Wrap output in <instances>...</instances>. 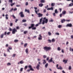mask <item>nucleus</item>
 I'll list each match as a JSON object with an SVG mask.
<instances>
[{"instance_id":"34","label":"nucleus","mask_w":73,"mask_h":73,"mask_svg":"<svg viewBox=\"0 0 73 73\" xmlns=\"http://www.w3.org/2000/svg\"><path fill=\"white\" fill-rule=\"evenodd\" d=\"M19 42V40H14V42Z\"/></svg>"},{"instance_id":"64","label":"nucleus","mask_w":73,"mask_h":73,"mask_svg":"<svg viewBox=\"0 0 73 73\" xmlns=\"http://www.w3.org/2000/svg\"><path fill=\"white\" fill-rule=\"evenodd\" d=\"M71 38H73V35H71Z\"/></svg>"},{"instance_id":"19","label":"nucleus","mask_w":73,"mask_h":73,"mask_svg":"<svg viewBox=\"0 0 73 73\" xmlns=\"http://www.w3.org/2000/svg\"><path fill=\"white\" fill-rule=\"evenodd\" d=\"M43 64H46V60H43Z\"/></svg>"},{"instance_id":"28","label":"nucleus","mask_w":73,"mask_h":73,"mask_svg":"<svg viewBox=\"0 0 73 73\" xmlns=\"http://www.w3.org/2000/svg\"><path fill=\"white\" fill-rule=\"evenodd\" d=\"M48 63H47L45 65V68H47V67H48Z\"/></svg>"},{"instance_id":"10","label":"nucleus","mask_w":73,"mask_h":73,"mask_svg":"<svg viewBox=\"0 0 73 73\" xmlns=\"http://www.w3.org/2000/svg\"><path fill=\"white\" fill-rule=\"evenodd\" d=\"M66 14V11H63L62 12V15H65Z\"/></svg>"},{"instance_id":"17","label":"nucleus","mask_w":73,"mask_h":73,"mask_svg":"<svg viewBox=\"0 0 73 73\" xmlns=\"http://www.w3.org/2000/svg\"><path fill=\"white\" fill-rule=\"evenodd\" d=\"M4 34H1V35L0 36L1 38H3L4 37Z\"/></svg>"},{"instance_id":"55","label":"nucleus","mask_w":73,"mask_h":73,"mask_svg":"<svg viewBox=\"0 0 73 73\" xmlns=\"http://www.w3.org/2000/svg\"><path fill=\"white\" fill-rule=\"evenodd\" d=\"M55 35H60V34H59V33H55Z\"/></svg>"},{"instance_id":"37","label":"nucleus","mask_w":73,"mask_h":73,"mask_svg":"<svg viewBox=\"0 0 73 73\" xmlns=\"http://www.w3.org/2000/svg\"><path fill=\"white\" fill-rule=\"evenodd\" d=\"M52 42H55V40L54 39H53L52 40Z\"/></svg>"},{"instance_id":"38","label":"nucleus","mask_w":73,"mask_h":73,"mask_svg":"<svg viewBox=\"0 0 73 73\" xmlns=\"http://www.w3.org/2000/svg\"><path fill=\"white\" fill-rule=\"evenodd\" d=\"M38 39L39 40H42V37H39Z\"/></svg>"},{"instance_id":"5","label":"nucleus","mask_w":73,"mask_h":73,"mask_svg":"<svg viewBox=\"0 0 73 73\" xmlns=\"http://www.w3.org/2000/svg\"><path fill=\"white\" fill-rule=\"evenodd\" d=\"M17 32V29H15V28H14L12 30V34H15L16 32Z\"/></svg>"},{"instance_id":"40","label":"nucleus","mask_w":73,"mask_h":73,"mask_svg":"<svg viewBox=\"0 0 73 73\" xmlns=\"http://www.w3.org/2000/svg\"><path fill=\"white\" fill-rule=\"evenodd\" d=\"M10 25L11 27H12L13 26V23H11L10 24Z\"/></svg>"},{"instance_id":"63","label":"nucleus","mask_w":73,"mask_h":73,"mask_svg":"<svg viewBox=\"0 0 73 73\" xmlns=\"http://www.w3.org/2000/svg\"><path fill=\"white\" fill-rule=\"evenodd\" d=\"M24 25L26 27L27 25V24L26 23H25L24 24Z\"/></svg>"},{"instance_id":"9","label":"nucleus","mask_w":73,"mask_h":73,"mask_svg":"<svg viewBox=\"0 0 73 73\" xmlns=\"http://www.w3.org/2000/svg\"><path fill=\"white\" fill-rule=\"evenodd\" d=\"M38 17H42V16H43V15L42 14H41L40 13H38Z\"/></svg>"},{"instance_id":"52","label":"nucleus","mask_w":73,"mask_h":73,"mask_svg":"<svg viewBox=\"0 0 73 73\" xmlns=\"http://www.w3.org/2000/svg\"><path fill=\"white\" fill-rule=\"evenodd\" d=\"M26 5L27 6V5H28V2H27L26 3Z\"/></svg>"},{"instance_id":"16","label":"nucleus","mask_w":73,"mask_h":73,"mask_svg":"<svg viewBox=\"0 0 73 73\" xmlns=\"http://www.w3.org/2000/svg\"><path fill=\"white\" fill-rule=\"evenodd\" d=\"M25 52L27 54H28V48H27L26 49Z\"/></svg>"},{"instance_id":"29","label":"nucleus","mask_w":73,"mask_h":73,"mask_svg":"<svg viewBox=\"0 0 73 73\" xmlns=\"http://www.w3.org/2000/svg\"><path fill=\"white\" fill-rule=\"evenodd\" d=\"M22 22H23V23L27 22V20L25 19H23L22 20Z\"/></svg>"},{"instance_id":"60","label":"nucleus","mask_w":73,"mask_h":73,"mask_svg":"<svg viewBox=\"0 0 73 73\" xmlns=\"http://www.w3.org/2000/svg\"><path fill=\"white\" fill-rule=\"evenodd\" d=\"M53 15L54 16H56V13H53Z\"/></svg>"},{"instance_id":"42","label":"nucleus","mask_w":73,"mask_h":73,"mask_svg":"<svg viewBox=\"0 0 73 73\" xmlns=\"http://www.w3.org/2000/svg\"><path fill=\"white\" fill-rule=\"evenodd\" d=\"M9 31L11 32V31H12V29H11V28H9Z\"/></svg>"},{"instance_id":"20","label":"nucleus","mask_w":73,"mask_h":73,"mask_svg":"<svg viewBox=\"0 0 73 73\" xmlns=\"http://www.w3.org/2000/svg\"><path fill=\"white\" fill-rule=\"evenodd\" d=\"M51 5L52 7H54L55 5V3H52Z\"/></svg>"},{"instance_id":"25","label":"nucleus","mask_w":73,"mask_h":73,"mask_svg":"<svg viewBox=\"0 0 73 73\" xmlns=\"http://www.w3.org/2000/svg\"><path fill=\"white\" fill-rule=\"evenodd\" d=\"M55 13L57 14L58 13V11H57V9H56L55 11Z\"/></svg>"},{"instance_id":"44","label":"nucleus","mask_w":73,"mask_h":73,"mask_svg":"<svg viewBox=\"0 0 73 73\" xmlns=\"http://www.w3.org/2000/svg\"><path fill=\"white\" fill-rule=\"evenodd\" d=\"M23 68H21L20 70V72H23Z\"/></svg>"},{"instance_id":"11","label":"nucleus","mask_w":73,"mask_h":73,"mask_svg":"<svg viewBox=\"0 0 73 73\" xmlns=\"http://www.w3.org/2000/svg\"><path fill=\"white\" fill-rule=\"evenodd\" d=\"M40 65L38 64L36 67V68L37 70H39L40 69Z\"/></svg>"},{"instance_id":"18","label":"nucleus","mask_w":73,"mask_h":73,"mask_svg":"<svg viewBox=\"0 0 73 73\" xmlns=\"http://www.w3.org/2000/svg\"><path fill=\"white\" fill-rule=\"evenodd\" d=\"M5 16L6 17V19H8V14H6V15H5Z\"/></svg>"},{"instance_id":"61","label":"nucleus","mask_w":73,"mask_h":73,"mask_svg":"<svg viewBox=\"0 0 73 73\" xmlns=\"http://www.w3.org/2000/svg\"><path fill=\"white\" fill-rule=\"evenodd\" d=\"M35 12L36 14H37L38 15V13L37 12V11L35 10Z\"/></svg>"},{"instance_id":"47","label":"nucleus","mask_w":73,"mask_h":73,"mask_svg":"<svg viewBox=\"0 0 73 73\" xmlns=\"http://www.w3.org/2000/svg\"><path fill=\"white\" fill-rule=\"evenodd\" d=\"M11 65V63H8L7 64V65L8 66H9L10 65Z\"/></svg>"},{"instance_id":"41","label":"nucleus","mask_w":73,"mask_h":73,"mask_svg":"<svg viewBox=\"0 0 73 73\" xmlns=\"http://www.w3.org/2000/svg\"><path fill=\"white\" fill-rule=\"evenodd\" d=\"M58 50L59 51H60V50H61V48H60V47H58Z\"/></svg>"},{"instance_id":"3","label":"nucleus","mask_w":73,"mask_h":73,"mask_svg":"<svg viewBox=\"0 0 73 73\" xmlns=\"http://www.w3.org/2000/svg\"><path fill=\"white\" fill-rule=\"evenodd\" d=\"M43 49L45 50L46 52H47L51 50V47L48 46H45L43 48Z\"/></svg>"},{"instance_id":"54","label":"nucleus","mask_w":73,"mask_h":73,"mask_svg":"<svg viewBox=\"0 0 73 73\" xmlns=\"http://www.w3.org/2000/svg\"><path fill=\"white\" fill-rule=\"evenodd\" d=\"M17 9L16 8L14 9V11H17Z\"/></svg>"},{"instance_id":"15","label":"nucleus","mask_w":73,"mask_h":73,"mask_svg":"<svg viewBox=\"0 0 73 73\" xmlns=\"http://www.w3.org/2000/svg\"><path fill=\"white\" fill-rule=\"evenodd\" d=\"M44 5V4H43L42 3H40L39 5V7H42Z\"/></svg>"},{"instance_id":"57","label":"nucleus","mask_w":73,"mask_h":73,"mask_svg":"<svg viewBox=\"0 0 73 73\" xmlns=\"http://www.w3.org/2000/svg\"><path fill=\"white\" fill-rule=\"evenodd\" d=\"M34 8L35 9V11H36L37 9V7H34Z\"/></svg>"},{"instance_id":"62","label":"nucleus","mask_w":73,"mask_h":73,"mask_svg":"<svg viewBox=\"0 0 73 73\" xmlns=\"http://www.w3.org/2000/svg\"><path fill=\"white\" fill-rule=\"evenodd\" d=\"M62 53H64V49L62 50Z\"/></svg>"},{"instance_id":"59","label":"nucleus","mask_w":73,"mask_h":73,"mask_svg":"<svg viewBox=\"0 0 73 73\" xmlns=\"http://www.w3.org/2000/svg\"><path fill=\"white\" fill-rule=\"evenodd\" d=\"M62 14H60V17H62Z\"/></svg>"},{"instance_id":"43","label":"nucleus","mask_w":73,"mask_h":73,"mask_svg":"<svg viewBox=\"0 0 73 73\" xmlns=\"http://www.w3.org/2000/svg\"><path fill=\"white\" fill-rule=\"evenodd\" d=\"M48 42L49 43H51V40L48 39Z\"/></svg>"},{"instance_id":"45","label":"nucleus","mask_w":73,"mask_h":73,"mask_svg":"<svg viewBox=\"0 0 73 73\" xmlns=\"http://www.w3.org/2000/svg\"><path fill=\"white\" fill-rule=\"evenodd\" d=\"M58 27L59 28H61V25H59L58 26Z\"/></svg>"},{"instance_id":"49","label":"nucleus","mask_w":73,"mask_h":73,"mask_svg":"<svg viewBox=\"0 0 73 73\" xmlns=\"http://www.w3.org/2000/svg\"><path fill=\"white\" fill-rule=\"evenodd\" d=\"M12 16H13V19H16V17H15V16L14 15H13Z\"/></svg>"},{"instance_id":"53","label":"nucleus","mask_w":73,"mask_h":73,"mask_svg":"<svg viewBox=\"0 0 73 73\" xmlns=\"http://www.w3.org/2000/svg\"><path fill=\"white\" fill-rule=\"evenodd\" d=\"M46 12V9H44L43 11V13H45V12Z\"/></svg>"},{"instance_id":"33","label":"nucleus","mask_w":73,"mask_h":73,"mask_svg":"<svg viewBox=\"0 0 73 73\" xmlns=\"http://www.w3.org/2000/svg\"><path fill=\"white\" fill-rule=\"evenodd\" d=\"M28 33V31H24V34H27Z\"/></svg>"},{"instance_id":"48","label":"nucleus","mask_w":73,"mask_h":73,"mask_svg":"<svg viewBox=\"0 0 73 73\" xmlns=\"http://www.w3.org/2000/svg\"><path fill=\"white\" fill-rule=\"evenodd\" d=\"M13 10V8H12L11 9V10H10L9 11V12H12V11Z\"/></svg>"},{"instance_id":"36","label":"nucleus","mask_w":73,"mask_h":73,"mask_svg":"<svg viewBox=\"0 0 73 73\" xmlns=\"http://www.w3.org/2000/svg\"><path fill=\"white\" fill-rule=\"evenodd\" d=\"M69 70H71L72 69V67H71V66H70L68 68Z\"/></svg>"},{"instance_id":"22","label":"nucleus","mask_w":73,"mask_h":73,"mask_svg":"<svg viewBox=\"0 0 73 73\" xmlns=\"http://www.w3.org/2000/svg\"><path fill=\"white\" fill-rule=\"evenodd\" d=\"M57 69H62V67H61V66H59V68H57Z\"/></svg>"},{"instance_id":"56","label":"nucleus","mask_w":73,"mask_h":73,"mask_svg":"<svg viewBox=\"0 0 73 73\" xmlns=\"http://www.w3.org/2000/svg\"><path fill=\"white\" fill-rule=\"evenodd\" d=\"M50 10H52V11H53V7H51L50 8Z\"/></svg>"},{"instance_id":"4","label":"nucleus","mask_w":73,"mask_h":73,"mask_svg":"<svg viewBox=\"0 0 73 73\" xmlns=\"http://www.w3.org/2000/svg\"><path fill=\"white\" fill-rule=\"evenodd\" d=\"M28 67L29 68V69H30L27 70V71L28 72H29L31 70V71H34V70L33 69V68H32L31 65H29Z\"/></svg>"},{"instance_id":"23","label":"nucleus","mask_w":73,"mask_h":73,"mask_svg":"<svg viewBox=\"0 0 73 73\" xmlns=\"http://www.w3.org/2000/svg\"><path fill=\"white\" fill-rule=\"evenodd\" d=\"M27 68H28V66H25L24 68L25 70H27Z\"/></svg>"},{"instance_id":"7","label":"nucleus","mask_w":73,"mask_h":73,"mask_svg":"<svg viewBox=\"0 0 73 73\" xmlns=\"http://www.w3.org/2000/svg\"><path fill=\"white\" fill-rule=\"evenodd\" d=\"M66 27H72V24L71 23L67 24L66 26Z\"/></svg>"},{"instance_id":"1","label":"nucleus","mask_w":73,"mask_h":73,"mask_svg":"<svg viewBox=\"0 0 73 73\" xmlns=\"http://www.w3.org/2000/svg\"><path fill=\"white\" fill-rule=\"evenodd\" d=\"M42 19L43 18L42 17L40 19L39 23H38V24L36 25L35 26L36 27H38V25H40L41 24H42L43 25H44L45 24V23L46 24L48 23V19H46V17H45L43 18V20H42Z\"/></svg>"},{"instance_id":"27","label":"nucleus","mask_w":73,"mask_h":73,"mask_svg":"<svg viewBox=\"0 0 73 73\" xmlns=\"http://www.w3.org/2000/svg\"><path fill=\"white\" fill-rule=\"evenodd\" d=\"M9 2L12 3H13V0H9Z\"/></svg>"},{"instance_id":"12","label":"nucleus","mask_w":73,"mask_h":73,"mask_svg":"<svg viewBox=\"0 0 73 73\" xmlns=\"http://www.w3.org/2000/svg\"><path fill=\"white\" fill-rule=\"evenodd\" d=\"M65 21H66V20L65 19H63L61 20V23H64Z\"/></svg>"},{"instance_id":"50","label":"nucleus","mask_w":73,"mask_h":73,"mask_svg":"<svg viewBox=\"0 0 73 73\" xmlns=\"http://www.w3.org/2000/svg\"><path fill=\"white\" fill-rule=\"evenodd\" d=\"M4 35H5V36H6V35H7V31L4 32Z\"/></svg>"},{"instance_id":"6","label":"nucleus","mask_w":73,"mask_h":73,"mask_svg":"<svg viewBox=\"0 0 73 73\" xmlns=\"http://www.w3.org/2000/svg\"><path fill=\"white\" fill-rule=\"evenodd\" d=\"M21 16V17H24V13L23 12L21 11L20 12L19 14Z\"/></svg>"},{"instance_id":"46","label":"nucleus","mask_w":73,"mask_h":73,"mask_svg":"<svg viewBox=\"0 0 73 73\" xmlns=\"http://www.w3.org/2000/svg\"><path fill=\"white\" fill-rule=\"evenodd\" d=\"M46 57H47L45 55H43V58H46Z\"/></svg>"},{"instance_id":"30","label":"nucleus","mask_w":73,"mask_h":73,"mask_svg":"<svg viewBox=\"0 0 73 73\" xmlns=\"http://www.w3.org/2000/svg\"><path fill=\"white\" fill-rule=\"evenodd\" d=\"M20 62V64H22L24 63V61H23V60H21Z\"/></svg>"},{"instance_id":"35","label":"nucleus","mask_w":73,"mask_h":73,"mask_svg":"<svg viewBox=\"0 0 73 73\" xmlns=\"http://www.w3.org/2000/svg\"><path fill=\"white\" fill-rule=\"evenodd\" d=\"M53 20L51 18L50 20L49 21L50 22H53Z\"/></svg>"},{"instance_id":"31","label":"nucleus","mask_w":73,"mask_h":73,"mask_svg":"<svg viewBox=\"0 0 73 73\" xmlns=\"http://www.w3.org/2000/svg\"><path fill=\"white\" fill-rule=\"evenodd\" d=\"M48 34L49 36H51V35H52V33H50V32H48Z\"/></svg>"},{"instance_id":"32","label":"nucleus","mask_w":73,"mask_h":73,"mask_svg":"<svg viewBox=\"0 0 73 73\" xmlns=\"http://www.w3.org/2000/svg\"><path fill=\"white\" fill-rule=\"evenodd\" d=\"M15 3H13L10 4V5H11V7H12L13 5H15Z\"/></svg>"},{"instance_id":"13","label":"nucleus","mask_w":73,"mask_h":73,"mask_svg":"<svg viewBox=\"0 0 73 73\" xmlns=\"http://www.w3.org/2000/svg\"><path fill=\"white\" fill-rule=\"evenodd\" d=\"M68 62V60H63V62L64 63V64H66V63H67V62Z\"/></svg>"},{"instance_id":"2","label":"nucleus","mask_w":73,"mask_h":73,"mask_svg":"<svg viewBox=\"0 0 73 73\" xmlns=\"http://www.w3.org/2000/svg\"><path fill=\"white\" fill-rule=\"evenodd\" d=\"M35 25V24H31V26L29 27V29H30L32 28V30H36V27H34Z\"/></svg>"},{"instance_id":"21","label":"nucleus","mask_w":73,"mask_h":73,"mask_svg":"<svg viewBox=\"0 0 73 73\" xmlns=\"http://www.w3.org/2000/svg\"><path fill=\"white\" fill-rule=\"evenodd\" d=\"M40 3H45V0H41L40 1Z\"/></svg>"},{"instance_id":"58","label":"nucleus","mask_w":73,"mask_h":73,"mask_svg":"<svg viewBox=\"0 0 73 73\" xmlns=\"http://www.w3.org/2000/svg\"><path fill=\"white\" fill-rule=\"evenodd\" d=\"M49 59V57H47V58H46L47 61H48Z\"/></svg>"},{"instance_id":"51","label":"nucleus","mask_w":73,"mask_h":73,"mask_svg":"<svg viewBox=\"0 0 73 73\" xmlns=\"http://www.w3.org/2000/svg\"><path fill=\"white\" fill-rule=\"evenodd\" d=\"M7 35H9L10 34H11V32H8L7 33Z\"/></svg>"},{"instance_id":"8","label":"nucleus","mask_w":73,"mask_h":73,"mask_svg":"<svg viewBox=\"0 0 73 73\" xmlns=\"http://www.w3.org/2000/svg\"><path fill=\"white\" fill-rule=\"evenodd\" d=\"M12 47H11V46L9 47L8 48H7V52H9L10 53V51H9V50H12Z\"/></svg>"},{"instance_id":"26","label":"nucleus","mask_w":73,"mask_h":73,"mask_svg":"<svg viewBox=\"0 0 73 73\" xmlns=\"http://www.w3.org/2000/svg\"><path fill=\"white\" fill-rule=\"evenodd\" d=\"M25 11L26 12H28V13H29V10L26 9L25 10Z\"/></svg>"},{"instance_id":"24","label":"nucleus","mask_w":73,"mask_h":73,"mask_svg":"<svg viewBox=\"0 0 73 73\" xmlns=\"http://www.w3.org/2000/svg\"><path fill=\"white\" fill-rule=\"evenodd\" d=\"M73 6V3H72L69 4V6L70 7H72Z\"/></svg>"},{"instance_id":"14","label":"nucleus","mask_w":73,"mask_h":73,"mask_svg":"<svg viewBox=\"0 0 73 73\" xmlns=\"http://www.w3.org/2000/svg\"><path fill=\"white\" fill-rule=\"evenodd\" d=\"M53 58H51L50 60H49L48 61V62H52L53 61Z\"/></svg>"},{"instance_id":"39","label":"nucleus","mask_w":73,"mask_h":73,"mask_svg":"<svg viewBox=\"0 0 73 73\" xmlns=\"http://www.w3.org/2000/svg\"><path fill=\"white\" fill-rule=\"evenodd\" d=\"M28 45V44L27 43H25L24 45V47H26L27 46V45Z\"/></svg>"}]
</instances>
